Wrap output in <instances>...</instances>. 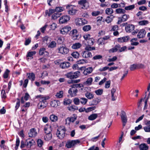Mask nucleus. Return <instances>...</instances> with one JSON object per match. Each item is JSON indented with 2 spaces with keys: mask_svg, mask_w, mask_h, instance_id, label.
I'll return each mask as SVG.
<instances>
[{
  "mask_svg": "<svg viewBox=\"0 0 150 150\" xmlns=\"http://www.w3.org/2000/svg\"><path fill=\"white\" fill-rule=\"evenodd\" d=\"M61 14V13H56L53 14L52 16V19L55 20L59 17Z\"/></svg>",
  "mask_w": 150,
  "mask_h": 150,
  "instance_id": "58836bf2",
  "label": "nucleus"
},
{
  "mask_svg": "<svg viewBox=\"0 0 150 150\" xmlns=\"http://www.w3.org/2000/svg\"><path fill=\"white\" fill-rule=\"evenodd\" d=\"M64 8L61 7H56L55 9V11L57 12H61L64 10Z\"/></svg>",
  "mask_w": 150,
  "mask_h": 150,
  "instance_id": "bf43d9fd",
  "label": "nucleus"
},
{
  "mask_svg": "<svg viewBox=\"0 0 150 150\" xmlns=\"http://www.w3.org/2000/svg\"><path fill=\"white\" fill-rule=\"evenodd\" d=\"M76 119V115H74L73 116L67 118L65 120L66 124H69L71 122H74Z\"/></svg>",
  "mask_w": 150,
  "mask_h": 150,
  "instance_id": "9b49d317",
  "label": "nucleus"
},
{
  "mask_svg": "<svg viewBox=\"0 0 150 150\" xmlns=\"http://www.w3.org/2000/svg\"><path fill=\"white\" fill-rule=\"evenodd\" d=\"M105 12L107 15H110L113 13V10L112 8H107L105 10Z\"/></svg>",
  "mask_w": 150,
  "mask_h": 150,
  "instance_id": "a19ab883",
  "label": "nucleus"
},
{
  "mask_svg": "<svg viewBox=\"0 0 150 150\" xmlns=\"http://www.w3.org/2000/svg\"><path fill=\"white\" fill-rule=\"evenodd\" d=\"M66 129L64 126L60 127L58 128L56 133L58 137L60 139H62L65 135Z\"/></svg>",
  "mask_w": 150,
  "mask_h": 150,
  "instance_id": "f257e3e1",
  "label": "nucleus"
},
{
  "mask_svg": "<svg viewBox=\"0 0 150 150\" xmlns=\"http://www.w3.org/2000/svg\"><path fill=\"white\" fill-rule=\"evenodd\" d=\"M129 16L128 15L124 14L122 16V17H119L117 23L118 24H120L122 22L126 21L129 18Z\"/></svg>",
  "mask_w": 150,
  "mask_h": 150,
  "instance_id": "1a4fd4ad",
  "label": "nucleus"
},
{
  "mask_svg": "<svg viewBox=\"0 0 150 150\" xmlns=\"http://www.w3.org/2000/svg\"><path fill=\"white\" fill-rule=\"evenodd\" d=\"M120 48V45H116L113 48L109 50V52H116L118 50L119 51V49Z\"/></svg>",
  "mask_w": 150,
  "mask_h": 150,
  "instance_id": "5701e85b",
  "label": "nucleus"
},
{
  "mask_svg": "<svg viewBox=\"0 0 150 150\" xmlns=\"http://www.w3.org/2000/svg\"><path fill=\"white\" fill-rule=\"evenodd\" d=\"M149 22L147 20L141 21L139 22V24L140 25H145L148 24Z\"/></svg>",
  "mask_w": 150,
  "mask_h": 150,
  "instance_id": "de8ad7c7",
  "label": "nucleus"
},
{
  "mask_svg": "<svg viewBox=\"0 0 150 150\" xmlns=\"http://www.w3.org/2000/svg\"><path fill=\"white\" fill-rule=\"evenodd\" d=\"M139 148L140 150H148L149 147L146 144L143 143L139 145Z\"/></svg>",
  "mask_w": 150,
  "mask_h": 150,
  "instance_id": "b1692460",
  "label": "nucleus"
},
{
  "mask_svg": "<svg viewBox=\"0 0 150 150\" xmlns=\"http://www.w3.org/2000/svg\"><path fill=\"white\" fill-rule=\"evenodd\" d=\"M83 38L85 40H88L91 38V35L89 34H86L83 35Z\"/></svg>",
  "mask_w": 150,
  "mask_h": 150,
  "instance_id": "603ef678",
  "label": "nucleus"
},
{
  "mask_svg": "<svg viewBox=\"0 0 150 150\" xmlns=\"http://www.w3.org/2000/svg\"><path fill=\"white\" fill-rule=\"evenodd\" d=\"M134 8V5L133 4L125 7V10L127 11H131Z\"/></svg>",
  "mask_w": 150,
  "mask_h": 150,
  "instance_id": "c9c22d12",
  "label": "nucleus"
},
{
  "mask_svg": "<svg viewBox=\"0 0 150 150\" xmlns=\"http://www.w3.org/2000/svg\"><path fill=\"white\" fill-rule=\"evenodd\" d=\"M115 12L117 14H122L125 13L126 11L125 9L121 8H118L116 10Z\"/></svg>",
  "mask_w": 150,
  "mask_h": 150,
  "instance_id": "473e14b6",
  "label": "nucleus"
},
{
  "mask_svg": "<svg viewBox=\"0 0 150 150\" xmlns=\"http://www.w3.org/2000/svg\"><path fill=\"white\" fill-rule=\"evenodd\" d=\"M50 28L51 30H54L57 27V25L54 23H53L50 25Z\"/></svg>",
  "mask_w": 150,
  "mask_h": 150,
  "instance_id": "774afa93",
  "label": "nucleus"
},
{
  "mask_svg": "<svg viewBox=\"0 0 150 150\" xmlns=\"http://www.w3.org/2000/svg\"><path fill=\"white\" fill-rule=\"evenodd\" d=\"M20 140L18 137L16 138V146L15 147V149L16 150H17L18 148V147L19 146L20 144Z\"/></svg>",
  "mask_w": 150,
  "mask_h": 150,
  "instance_id": "6e6d98bb",
  "label": "nucleus"
},
{
  "mask_svg": "<svg viewBox=\"0 0 150 150\" xmlns=\"http://www.w3.org/2000/svg\"><path fill=\"white\" fill-rule=\"evenodd\" d=\"M88 100L85 98H81L80 99V102L83 105L85 104L87 102Z\"/></svg>",
  "mask_w": 150,
  "mask_h": 150,
  "instance_id": "3c124183",
  "label": "nucleus"
},
{
  "mask_svg": "<svg viewBox=\"0 0 150 150\" xmlns=\"http://www.w3.org/2000/svg\"><path fill=\"white\" fill-rule=\"evenodd\" d=\"M63 92L62 91H59V92L57 93L55 95L58 98H61L63 96Z\"/></svg>",
  "mask_w": 150,
  "mask_h": 150,
  "instance_id": "c03bdc74",
  "label": "nucleus"
},
{
  "mask_svg": "<svg viewBox=\"0 0 150 150\" xmlns=\"http://www.w3.org/2000/svg\"><path fill=\"white\" fill-rule=\"evenodd\" d=\"M118 29V26L117 25H113L111 26L110 31H115L117 30Z\"/></svg>",
  "mask_w": 150,
  "mask_h": 150,
  "instance_id": "864d4df0",
  "label": "nucleus"
},
{
  "mask_svg": "<svg viewBox=\"0 0 150 150\" xmlns=\"http://www.w3.org/2000/svg\"><path fill=\"white\" fill-rule=\"evenodd\" d=\"M46 98H42V100H39L40 102L38 104V108L39 109H43L47 106V103Z\"/></svg>",
  "mask_w": 150,
  "mask_h": 150,
  "instance_id": "20e7f679",
  "label": "nucleus"
},
{
  "mask_svg": "<svg viewBox=\"0 0 150 150\" xmlns=\"http://www.w3.org/2000/svg\"><path fill=\"white\" fill-rule=\"evenodd\" d=\"M67 8L69 9L68 14L71 15H75L78 11L75 6L72 5H68L67 6Z\"/></svg>",
  "mask_w": 150,
  "mask_h": 150,
  "instance_id": "7ed1b4c3",
  "label": "nucleus"
},
{
  "mask_svg": "<svg viewBox=\"0 0 150 150\" xmlns=\"http://www.w3.org/2000/svg\"><path fill=\"white\" fill-rule=\"evenodd\" d=\"M121 117L122 122L123 123V126H125L127 121V117L125 112L124 111H122L121 114Z\"/></svg>",
  "mask_w": 150,
  "mask_h": 150,
  "instance_id": "9d476101",
  "label": "nucleus"
},
{
  "mask_svg": "<svg viewBox=\"0 0 150 150\" xmlns=\"http://www.w3.org/2000/svg\"><path fill=\"white\" fill-rule=\"evenodd\" d=\"M146 34V31L145 29H142L140 30L137 35V37L139 38H144Z\"/></svg>",
  "mask_w": 150,
  "mask_h": 150,
  "instance_id": "f8f14e48",
  "label": "nucleus"
},
{
  "mask_svg": "<svg viewBox=\"0 0 150 150\" xmlns=\"http://www.w3.org/2000/svg\"><path fill=\"white\" fill-rule=\"evenodd\" d=\"M81 55L83 58H90L92 56L91 53L88 51H84L83 52Z\"/></svg>",
  "mask_w": 150,
  "mask_h": 150,
  "instance_id": "4468645a",
  "label": "nucleus"
},
{
  "mask_svg": "<svg viewBox=\"0 0 150 150\" xmlns=\"http://www.w3.org/2000/svg\"><path fill=\"white\" fill-rule=\"evenodd\" d=\"M71 29L70 26H65L60 30V33L62 34H66L71 30Z\"/></svg>",
  "mask_w": 150,
  "mask_h": 150,
  "instance_id": "ddd939ff",
  "label": "nucleus"
},
{
  "mask_svg": "<svg viewBox=\"0 0 150 150\" xmlns=\"http://www.w3.org/2000/svg\"><path fill=\"white\" fill-rule=\"evenodd\" d=\"M137 67V65L136 64H133L130 65V69L131 71H133L136 69Z\"/></svg>",
  "mask_w": 150,
  "mask_h": 150,
  "instance_id": "338daca9",
  "label": "nucleus"
},
{
  "mask_svg": "<svg viewBox=\"0 0 150 150\" xmlns=\"http://www.w3.org/2000/svg\"><path fill=\"white\" fill-rule=\"evenodd\" d=\"M58 52L62 54H67L69 52V50L65 46H60L57 49Z\"/></svg>",
  "mask_w": 150,
  "mask_h": 150,
  "instance_id": "39448f33",
  "label": "nucleus"
},
{
  "mask_svg": "<svg viewBox=\"0 0 150 150\" xmlns=\"http://www.w3.org/2000/svg\"><path fill=\"white\" fill-rule=\"evenodd\" d=\"M56 42L54 41L51 42L48 46L49 47L53 48L56 47Z\"/></svg>",
  "mask_w": 150,
  "mask_h": 150,
  "instance_id": "09e8293b",
  "label": "nucleus"
},
{
  "mask_svg": "<svg viewBox=\"0 0 150 150\" xmlns=\"http://www.w3.org/2000/svg\"><path fill=\"white\" fill-rule=\"evenodd\" d=\"M135 28L134 26L132 24H129L125 27V30L127 32H131Z\"/></svg>",
  "mask_w": 150,
  "mask_h": 150,
  "instance_id": "f3484780",
  "label": "nucleus"
},
{
  "mask_svg": "<svg viewBox=\"0 0 150 150\" xmlns=\"http://www.w3.org/2000/svg\"><path fill=\"white\" fill-rule=\"evenodd\" d=\"M39 54L40 55H44L48 56L49 53L46 50V49L45 48L42 47L40 49Z\"/></svg>",
  "mask_w": 150,
  "mask_h": 150,
  "instance_id": "2eb2a0df",
  "label": "nucleus"
},
{
  "mask_svg": "<svg viewBox=\"0 0 150 150\" xmlns=\"http://www.w3.org/2000/svg\"><path fill=\"white\" fill-rule=\"evenodd\" d=\"M70 65L69 62H64L61 63L60 64V67L62 69H66L68 68Z\"/></svg>",
  "mask_w": 150,
  "mask_h": 150,
  "instance_id": "aec40b11",
  "label": "nucleus"
},
{
  "mask_svg": "<svg viewBox=\"0 0 150 150\" xmlns=\"http://www.w3.org/2000/svg\"><path fill=\"white\" fill-rule=\"evenodd\" d=\"M71 88L69 89L68 93L71 96H74L76 95L78 90L75 87L73 86V85H71Z\"/></svg>",
  "mask_w": 150,
  "mask_h": 150,
  "instance_id": "423d86ee",
  "label": "nucleus"
},
{
  "mask_svg": "<svg viewBox=\"0 0 150 150\" xmlns=\"http://www.w3.org/2000/svg\"><path fill=\"white\" fill-rule=\"evenodd\" d=\"M87 62L86 60H85L84 59H82L81 60H80L78 61L77 62V63L78 64H83L86 63Z\"/></svg>",
  "mask_w": 150,
  "mask_h": 150,
  "instance_id": "69168bd1",
  "label": "nucleus"
},
{
  "mask_svg": "<svg viewBox=\"0 0 150 150\" xmlns=\"http://www.w3.org/2000/svg\"><path fill=\"white\" fill-rule=\"evenodd\" d=\"M27 75L28 76V78L29 79H31L32 81H33L35 80V74L33 73H27Z\"/></svg>",
  "mask_w": 150,
  "mask_h": 150,
  "instance_id": "a878e982",
  "label": "nucleus"
},
{
  "mask_svg": "<svg viewBox=\"0 0 150 150\" xmlns=\"http://www.w3.org/2000/svg\"><path fill=\"white\" fill-rule=\"evenodd\" d=\"M36 53V52L35 51H31L28 52L26 55L27 57V59H29V57L31 58L32 59L33 58V56Z\"/></svg>",
  "mask_w": 150,
  "mask_h": 150,
  "instance_id": "c85d7f7f",
  "label": "nucleus"
},
{
  "mask_svg": "<svg viewBox=\"0 0 150 150\" xmlns=\"http://www.w3.org/2000/svg\"><path fill=\"white\" fill-rule=\"evenodd\" d=\"M93 81V78L90 77L88 79L87 81L84 82V84L87 86H89L92 84Z\"/></svg>",
  "mask_w": 150,
  "mask_h": 150,
  "instance_id": "2f4dec72",
  "label": "nucleus"
},
{
  "mask_svg": "<svg viewBox=\"0 0 150 150\" xmlns=\"http://www.w3.org/2000/svg\"><path fill=\"white\" fill-rule=\"evenodd\" d=\"M80 141L78 139L68 141L65 145V147L67 148H70L76 144H79Z\"/></svg>",
  "mask_w": 150,
  "mask_h": 150,
  "instance_id": "f03ea898",
  "label": "nucleus"
},
{
  "mask_svg": "<svg viewBox=\"0 0 150 150\" xmlns=\"http://www.w3.org/2000/svg\"><path fill=\"white\" fill-rule=\"evenodd\" d=\"M60 102L58 100H54L51 102V106L53 107H57L60 105Z\"/></svg>",
  "mask_w": 150,
  "mask_h": 150,
  "instance_id": "6ab92c4d",
  "label": "nucleus"
},
{
  "mask_svg": "<svg viewBox=\"0 0 150 150\" xmlns=\"http://www.w3.org/2000/svg\"><path fill=\"white\" fill-rule=\"evenodd\" d=\"M71 100L70 99H64L63 103L64 105H67L71 103Z\"/></svg>",
  "mask_w": 150,
  "mask_h": 150,
  "instance_id": "a18cd8bd",
  "label": "nucleus"
},
{
  "mask_svg": "<svg viewBox=\"0 0 150 150\" xmlns=\"http://www.w3.org/2000/svg\"><path fill=\"white\" fill-rule=\"evenodd\" d=\"M37 134V133L34 128L31 129L30 132L28 133L29 137H35Z\"/></svg>",
  "mask_w": 150,
  "mask_h": 150,
  "instance_id": "a211bd4d",
  "label": "nucleus"
},
{
  "mask_svg": "<svg viewBox=\"0 0 150 150\" xmlns=\"http://www.w3.org/2000/svg\"><path fill=\"white\" fill-rule=\"evenodd\" d=\"M44 130L45 133H50L52 131L51 126L47 124L46 125L45 127Z\"/></svg>",
  "mask_w": 150,
  "mask_h": 150,
  "instance_id": "393cba45",
  "label": "nucleus"
},
{
  "mask_svg": "<svg viewBox=\"0 0 150 150\" xmlns=\"http://www.w3.org/2000/svg\"><path fill=\"white\" fill-rule=\"evenodd\" d=\"M93 71V68L91 67H89L86 69L85 68V70L83 72V74L85 75H87L91 73Z\"/></svg>",
  "mask_w": 150,
  "mask_h": 150,
  "instance_id": "412c9836",
  "label": "nucleus"
},
{
  "mask_svg": "<svg viewBox=\"0 0 150 150\" xmlns=\"http://www.w3.org/2000/svg\"><path fill=\"white\" fill-rule=\"evenodd\" d=\"M17 101L15 107L16 110H17L19 108L20 106V100L19 98H17Z\"/></svg>",
  "mask_w": 150,
  "mask_h": 150,
  "instance_id": "052dcab7",
  "label": "nucleus"
},
{
  "mask_svg": "<svg viewBox=\"0 0 150 150\" xmlns=\"http://www.w3.org/2000/svg\"><path fill=\"white\" fill-rule=\"evenodd\" d=\"M91 46H90V45H86L85 48V50L86 51H89L94 50L95 49V47H92Z\"/></svg>",
  "mask_w": 150,
  "mask_h": 150,
  "instance_id": "37998d69",
  "label": "nucleus"
},
{
  "mask_svg": "<svg viewBox=\"0 0 150 150\" xmlns=\"http://www.w3.org/2000/svg\"><path fill=\"white\" fill-rule=\"evenodd\" d=\"M129 37L128 36L124 37L118 38L117 41L120 42H127L128 41Z\"/></svg>",
  "mask_w": 150,
  "mask_h": 150,
  "instance_id": "4be33fe9",
  "label": "nucleus"
},
{
  "mask_svg": "<svg viewBox=\"0 0 150 150\" xmlns=\"http://www.w3.org/2000/svg\"><path fill=\"white\" fill-rule=\"evenodd\" d=\"M81 46V44L79 42L76 43L74 44L71 46L72 49H76L79 48Z\"/></svg>",
  "mask_w": 150,
  "mask_h": 150,
  "instance_id": "bb28decb",
  "label": "nucleus"
},
{
  "mask_svg": "<svg viewBox=\"0 0 150 150\" xmlns=\"http://www.w3.org/2000/svg\"><path fill=\"white\" fill-rule=\"evenodd\" d=\"M86 97L89 99H91L94 98V95L91 93L87 92L85 94Z\"/></svg>",
  "mask_w": 150,
  "mask_h": 150,
  "instance_id": "72a5a7b5",
  "label": "nucleus"
},
{
  "mask_svg": "<svg viewBox=\"0 0 150 150\" xmlns=\"http://www.w3.org/2000/svg\"><path fill=\"white\" fill-rule=\"evenodd\" d=\"M35 142L33 139H31L29 140L28 139L25 140V144L28 147L30 148L34 144Z\"/></svg>",
  "mask_w": 150,
  "mask_h": 150,
  "instance_id": "dca6fc26",
  "label": "nucleus"
},
{
  "mask_svg": "<svg viewBox=\"0 0 150 150\" xmlns=\"http://www.w3.org/2000/svg\"><path fill=\"white\" fill-rule=\"evenodd\" d=\"M68 108L71 111H74L78 109V107L74 105H72L70 107H68Z\"/></svg>",
  "mask_w": 150,
  "mask_h": 150,
  "instance_id": "e433bc0d",
  "label": "nucleus"
},
{
  "mask_svg": "<svg viewBox=\"0 0 150 150\" xmlns=\"http://www.w3.org/2000/svg\"><path fill=\"white\" fill-rule=\"evenodd\" d=\"M66 76L68 78L71 79H74V74L72 72H70L68 73L66 75Z\"/></svg>",
  "mask_w": 150,
  "mask_h": 150,
  "instance_id": "79ce46f5",
  "label": "nucleus"
},
{
  "mask_svg": "<svg viewBox=\"0 0 150 150\" xmlns=\"http://www.w3.org/2000/svg\"><path fill=\"white\" fill-rule=\"evenodd\" d=\"M94 40L92 38H91L88 40V44L87 45H90V46H92L94 44Z\"/></svg>",
  "mask_w": 150,
  "mask_h": 150,
  "instance_id": "49530a36",
  "label": "nucleus"
},
{
  "mask_svg": "<svg viewBox=\"0 0 150 150\" xmlns=\"http://www.w3.org/2000/svg\"><path fill=\"white\" fill-rule=\"evenodd\" d=\"M96 108V107L95 106L92 107H90L86 109V112H88L90 111H92L94 110H95Z\"/></svg>",
  "mask_w": 150,
  "mask_h": 150,
  "instance_id": "680f3d73",
  "label": "nucleus"
},
{
  "mask_svg": "<svg viewBox=\"0 0 150 150\" xmlns=\"http://www.w3.org/2000/svg\"><path fill=\"white\" fill-rule=\"evenodd\" d=\"M50 120L52 122H56L58 120V117L54 115H51L50 117Z\"/></svg>",
  "mask_w": 150,
  "mask_h": 150,
  "instance_id": "cd10ccee",
  "label": "nucleus"
},
{
  "mask_svg": "<svg viewBox=\"0 0 150 150\" xmlns=\"http://www.w3.org/2000/svg\"><path fill=\"white\" fill-rule=\"evenodd\" d=\"M103 90L102 89H98L95 91V92L97 95H101L103 93Z\"/></svg>",
  "mask_w": 150,
  "mask_h": 150,
  "instance_id": "8fccbe9b",
  "label": "nucleus"
},
{
  "mask_svg": "<svg viewBox=\"0 0 150 150\" xmlns=\"http://www.w3.org/2000/svg\"><path fill=\"white\" fill-rule=\"evenodd\" d=\"M38 145L40 147H41L43 145V142L41 139H38L37 141Z\"/></svg>",
  "mask_w": 150,
  "mask_h": 150,
  "instance_id": "13d9d810",
  "label": "nucleus"
},
{
  "mask_svg": "<svg viewBox=\"0 0 150 150\" xmlns=\"http://www.w3.org/2000/svg\"><path fill=\"white\" fill-rule=\"evenodd\" d=\"M100 101V99L98 98H96L92 100V103L91 105H96Z\"/></svg>",
  "mask_w": 150,
  "mask_h": 150,
  "instance_id": "4c0bfd02",
  "label": "nucleus"
},
{
  "mask_svg": "<svg viewBox=\"0 0 150 150\" xmlns=\"http://www.w3.org/2000/svg\"><path fill=\"white\" fill-rule=\"evenodd\" d=\"M70 19V17L68 15H64L61 16L59 20L60 24H63L66 23Z\"/></svg>",
  "mask_w": 150,
  "mask_h": 150,
  "instance_id": "6e6552de",
  "label": "nucleus"
},
{
  "mask_svg": "<svg viewBox=\"0 0 150 150\" xmlns=\"http://www.w3.org/2000/svg\"><path fill=\"white\" fill-rule=\"evenodd\" d=\"M25 41L24 43V44L25 45H28L31 42V38H29L28 39L25 38Z\"/></svg>",
  "mask_w": 150,
  "mask_h": 150,
  "instance_id": "e2e57ef3",
  "label": "nucleus"
},
{
  "mask_svg": "<svg viewBox=\"0 0 150 150\" xmlns=\"http://www.w3.org/2000/svg\"><path fill=\"white\" fill-rule=\"evenodd\" d=\"M46 134L44 137L46 141H49L52 138V134L51 133H46Z\"/></svg>",
  "mask_w": 150,
  "mask_h": 150,
  "instance_id": "f704fd0d",
  "label": "nucleus"
},
{
  "mask_svg": "<svg viewBox=\"0 0 150 150\" xmlns=\"http://www.w3.org/2000/svg\"><path fill=\"white\" fill-rule=\"evenodd\" d=\"M91 26L89 25H84L83 27V30L85 32L91 30Z\"/></svg>",
  "mask_w": 150,
  "mask_h": 150,
  "instance_id": "ea45409f",
  "label": "nucleus"
},
{
  "mask_svg": "<svg viewBox=\"0 0 150 150\" xmlns=\"http://www.w3.org/2000/svg\"><path fill=\"white\" fill-rule=\"evenodd\" d=\"M78 4L81 6L82 9H87L88 7V3L87 0H81L78 1Z\"/></svg>",
  "mask_w": 150,
  "mask_h": 150,
  "instance_id": "0eeeda50",
  "label": "nucleus"
},
{
  "mask_svg": "<svg viewBox=\"0 0 150 150\" xmlns=\"http://www.w3.org/2000/svg\"><path fill=\"white\" fill-rule=\"evenodd\" d=\"M114 18V16L112 15L108 16L107 17L106 19L105 20V21L108 23H109L112 21Z\"/></svg>",
  "mask_w": 150,
  "mask_h": 150,
  "instance_id": "c756f323",
  "label": "nucleus"
},
{
  "mask_svg": "<svg viewBox=\"0 0 150 150\" xmlns=\"http://www.w3.org/2000/svg\"><path fill=\"white\" fill-rule=\"evenodd\" d=\"M100 13V12L99 11H94L92 13V15L93 16H96L99 15Z\"/></svg>",
  "mask_w": 150,
  "mask_h": 150,
  "instance_id": "0e129e2a",
  "label": "nucleus"
},
{
  "mask_svg": "<svg viewBox=\"0 0 150 150\" xmlns=\"http://www.w3.org/2000/svg\"><path fill=\"white\" fill-rule=\"evenodd\" d=\"M98 116L96 113L91 114L88 117V119L90 120H94Z\"/></svg>",
  "mask_w": 150,
  "mask_h": 150,
  "instance_id": "7c9ffc66",
  "label": "nucleus"
},
{
  "mask_svg": "<svg viewBox=\"0 0 150 150\" xmlns=\"http://www.w3.org/2000/svg\"><path fill=\"white\" fill-rule=\"evenodd\" d=\"M9 72L10 71L8 69H6V70L3 75V76L4 78L6 79L8 77Z\"/></svg>",
  "mask_w": 150,
  "mask_h": 150,
  "instance_id": "4d7b16f0",
  "label": "nucleus"
},
{
  "mask_svg": "<svg viewBox=\"0 0 150 150\" xmlns=\"http://www.w3.org/2000/svg\"><path fill=\"white\" fill-rule=\"evenodd\" d=\"M79 54L77 52H74L71 54V55L75 58H77L79 57Z\"/></svg>",
  "mask_w": 150,
  "mask_h": 150,
  "instance_id": "5fc2aeb1",
  "label": "nucleus"
}]
</instances>
